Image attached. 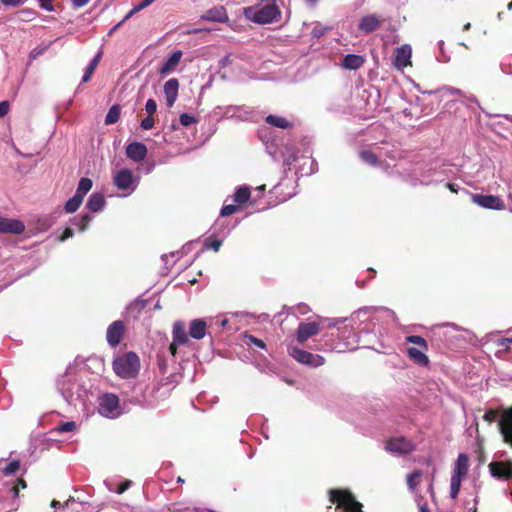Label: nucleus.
<instances>
[{"instance_id":"f257e3e1","label":"nucleus","mask_w":512,"mask_h":512,"mask_svg":"<svg viewBox=\"0 0 512 512\" xmlns=\"http://www.w3.org/2000/svg\"><path fill=\"white\" fill-rule=\"evenodd\" d=\"M381 310V308L377 307H363L355 311L349 318L337 319L333 323L329 324V326H335L342 321L349 320L351 322V327L345 326L341 329L339 338L344 341L345 348H339V352H343L345 349L354 350L356 349V345L359 341V336L354 332L355 324H362L369 321L372 315Z\"/></svg>"},{"instance_id":"f03ea898","label":"nucleus","mask_w":512,"mask_h":512,"mask_svg":"<svg viewBox=\"0 0 512 512\" xmlns=\"http://www.w3.org/2000/svg\"><path fill=\"white\" fill-rule=\"evenodd\" d=\"M244 15L247 19L255 23L268 24L278 21L281 13L274 1L264 0L255 7L246 8Z\"/></svg>"},{"instance_id":"7ed1b4c3","label":"nucleus","mask_w":512,"mask_h":512,"mask_svg":"<svg viewBox=\"0 0 512 512\" xmlns=\"http://www.w3.org/2000/svg\"><path fill=\"white\" fill-rule=\"evenodd\" d=\"M58 388L69 404H76L77 401H84L85 389L79 384L76 374L65 373L58 380Z\"/></svg>"},{"instance_id":"20e7f679","label":"nucleus","mask_w":512,"mask_h":512,"mask_svg":"<svg viewBox=\"0 0 512 512\" xmlns=\"http://www.w3.org/2000/svg\"><path fill=\"white\" fill-rule=\"evenodd\" d=\"M469 457L465 453H460L452 464L450 479V497L456 499L459 495L462 481L467 478L469 472Z\"/></svg>"},{"instance_id":"39448f33","label":"nucleus","mask_w":512,"mask_h":512,"mask_svg":"<svg viewBox=\"0 0 512 512\" xmlns=\"http://www.w3.org/2000/svg\"><path fill=\"white\" fill-rule=\"evenodd\" d=\"M139 367V357L133 352L118 357L113 362L115 373L122 378L134 377L138 373Z\"/></svg>"},{"instance_id":"423d86ee","label":"nucleus","mask_w":512,"mask_h":512,"mask_svg":"<svg viewBox=\"0 0 512 512\" xmlns=\"http://www.w3.org/2000/svg\"><path fill=\"white\" fill-rule=\"evenodd\" d=\"M113 183L124 191L123 196L132 194L138 186L139 179L130 169L123 168L113 174Z\"/></svg>"},{"instance_id":"0eeeda50","label":"nucleus","mask_w":512,"mask_h":512,"mask_svg":"<svg viewBox=\"0 0 512 512\" xmlns=\"http://www.w3.org/2000/svg\"><path fill=\"white\" fill-rule=\"evenodd\" d=\"M99 413L106 418H117L121 415V408L119 405V398L113 393H106L99 397Z\"/></svg>"},{"instance_id":"6e6552de","label":"nucleus","mask_w":512,"mask_h":512,"mask_svg":"<svg viewBox=\"0 0 512 512\" xmlns=\"http://www.w3.org/2000/svg\"><path fill=\"white\" fill-rule=\"evenodd\" d=\"M288 352L289 355L297 362L310 367H319L325 363V359L321 355L312 354L311 352L304 351L296 346H289Z\"/></svg>"},{"instance_id":"1a4fd4ad","label":"nucleus","mask_w":512,"mask_h":512,"mask_svg":"<svg viewBox=\"0 0 512 512\" xmlns=\"http://www.w3.org/2000/svg\"><path fill=\"white\" fill-rule=\"evenodd\" d=\"M471 200L474 204H476L482 208H485V209H492V210H504L505 209L504 201L498 196L472 194Z\"/></svg>"},{"instance_id":"9d476101","label":"nucleus","mask_w":512,"mask_h":512,"mask_svg":"<svg viewBox=\"0 0 512 512\" xmlns=\"http://www.w3.org/2000/svg\"><path fill=\"white\" fill-rule=\"evenodd\" d=\"M385 449L390 453L400 455L412 452L415 446L410 440L404 437H396L386 442Z\"/></svg>"},{"instance_id":"9b49d317","label":"nucleus","mask_w":512,"mask_h":512,"mask_svg":"<svg viewBox=\"0 0 512 512\" xmlns=\"http://www.w3.org/2000/svg\"><path fill=\"white\" fill-rule=\"evenodd\" d=\"M491 475L499 480H509L512 478V462L511 461H494L489 464Z\"/></svg>"},{"instance_id":"f8f14e48","label":"nucleus","mask_w":512,"mask_h":512,"mask_svg":"<svg viewBox=\"0 0 512 512\" xmlns=\"http://www.w3.org/2000/svg\"><path fill=\"white\" fill-rule=\"evenodd\" d=\"M124 330L125 327L122 321L117 320L111 323L106 331V340L108 344L112 347L119 345L124 335Z\"/></svg>"},{"instance_id":"ddd939ff","label":"nucleus","mask_w":512,"mask_h":512,"mask_svg":"<svg viewBox=\"0 0 512 512\" xmlns=\"http://www.w3.org/2000/svg\"><path fill=\"white\" fill-rule=\"evenodd\" d=\"M24 230L25 225L22 221L0 216V233L18 235Z\"/></svg>"},{"instance_id":"4468645a","label":"nucleus","mask_w":512,"mask_h":512,"mask_svg":"<svg viewBox=\"0 0 512 512\" xmlns=\"http://www.w3.org/2000/svg\"><path fill=\"white\" fill-rule=\"evenodd\" d=\"M412 49L410 45H402L397 48L394 53V65L397 69L402 70L411 64Z\"/></svg>"},{"instance_id":"2eb2a0df","label":"nucleus","mask_w":512,"mask_h":512,"mask_svg":"<svg viewBox=\"0 0 512 512\" xmlns=\"http://www.w3.org/2000/svg\"><path fill=\"white\" fill-rule=\"evenodd\" d=\"M210 327L208 319H193L189 324V336L195 340L203 339L207 334V328Z\"/></svg>"},{"instance_id":"dca6fc26","label":"nucleus","mask_w":512,"mask_h":512,"mask_svg":"<svg viewBox=\"0 0 512 512\" xmlns=\"http://www.w3.org/2000/svg\"><path fill=\"white\" fill-rule=\"evenodd\" d=\"M320 331L319 324L316 322H301L297 329V341L305 343L310 337L318 334Z\"/></svg>"},{"instance_id":"f3484780","label":"nucleus","mask_w":512,"mask_h":512,"mask_svg":"<svg viewBox=\"0 0 512 512\" xmlns=\"http://www.w3.org/2000/svg\"><path fill=\"white\" fill-rule=\"evenodd\" d=\"M500 432L504 441L512 445V408L505 411L499 421Z\"/></svg>"},{"instance_id":"a211bd4d","label":"nucleus","mask_w":512,"mask_h":512,"mask_svg":"<svg viewBox=\"0 0 512 512\" xmlns=\"http://www.w3.org/2000/svg\"><path fill=\"white\" fill-rule=\"evenodd\" d=\"M126 155L135 162H140L147 155V148L141 142H132L126 147Z\"/></svg>"},{"instance_id":"6ab92c4d","label":"nucleus","mask_w":512,"mask_h":512,"mask_svg":"<svg viewBox=\"0 0 512 512\" xmlns=\"http://www.w3.org/2000/svg\"><path fill=\"white\" fill-rule=\"evenodd\" d=\"M381 20L376 14H369L364 16L358 25V28L361 32L365 34H369L375 30H377L381 25Z\"/></svg>"},{"instance_id":"aec40b11","label":"nucleus","mask_w":512,"mask_h":512,"mask_svg":"<svg viewBox=\"0 0 512 512\" xmlns=\"http://www.w3.org/2000/svg\"><path fill=\"white\" fill-rule=\"evenodd\" d=\"M179 82L176 78H171L164 84V95L168 107H172L177 99Z\"/></svg>"},{"instance_id":"412c9836","label":"nucleus","mask_w":512,"mask_h":512,"mask_svg":"<svg viewBox=\"0 0 512 512\" xmlns=\"http://www.w3.org/2000/svg\"><path fill=\"white\" fill-rule=\"evenodd\" d=\"M172 338L175 345H185L189 342V335L186 333L184 322L176 321L173 324Z\"/></svg>"},{"instance_id":"4be33fe9","label":"nucleus","mask_w":512,"mask_h":512,"mask_svg":"<svg viewBox=\"0 0 512 512\" xmlns=\"http://www.w3.org/2000/svg\"><path fill=\"white\" fill-rule=\"evenodd\" d=\"M182 58V52L181 51H175L173 52L162 64V66L159 69V73L162 75H166L171 73L176 69L178 64L180 63Z\"/></svg>"},{"instance_id":"5701e85b","label":"nucleus","mask_w":512,"mask_h":512,"mask_svg":"<svg viewBox=\"0 0 512 512\" xmlns=\"http://www.w3.org/2000/svg\"><path fill=\"white\" fill-rule=\"evenodd\" d=\"M201 19L205 21L223 23L226 22L228 18L224 7H214L203 14Z\"/></svg>"},{"instance_id":"b1692460","label":"nucleus","mask_w":512,"mask_h":512,"mask_svg":"<svg viewBox=\"0 0 512 512\" xmlns=\"http://www.w3.org/2000/svg\"><path fill=\"white\" fill-rule=\"evenodd\" d=\"M495 356L503 358L506 354L512 352V339L511 338H498L494 342Z\"/></svg>"},{"instance_id":"393cba45","label":"nucleus","mask_w":512,"mask_h":512,"mask_svg":"<svg viewBox=\"0 0 512 512\" xmlns=\"http://www.w3.org/2000/svg\"><path fill=\"white\" fill-rule=\"evenodd\" d=\"M365 59L361 55L356 54H348L344 57L342 61V66L345 69L349 70H357L364 64Z\"/></svg>"},{"instance_id":"a878e982","label":"nucleus","mask_w":512,"mask_h":512,"mask_svg":"<svg viewBox=\"0 0 512 512\" xmlns=\"http://www.w3.org/2000/svg\"><path fill=\"white\" fill-rule=\"evenodd\" d=\"M426 350L418 349L415 347H409L407 349V353L411 360H413L414 363L420 365V366H427L429 363V359L427 355L425 354Z\"/></svg>"},{"instance_id":"bb28decb","label":"nucleus","mask_w":512,"mask_h":512,"mask_svg":"<svg viewBox=\"0 0 512 512\" xmlns=\"http://www.w3.org/2000/svg\"><path fill=\"white\" fill-rule=\"evenodd\" d=\"M105 206V198L101 193H93L86 204V207L89 211L99 212Z\"/></svg>"},{"instance_id":"cd10ccee","label":"nucleus","mask_w":512,"mask_h":512,"mask_svg":"<svg viewBox=\"0 0 512 512\" xmlns=\"http://www.w3.org/2000/svg\"><path fill=\"white\" fill-rule=\"evenodd\" d=\"M266 122L271 126L278 127L281 129H288L292 126V123L284 117L277 115H268Z\"/></svg>"},{"instance_id":"c85d7f7f","label":"nucleus","mask_w":512,"mask_h":512,"mask_svg":"<svg viewBox=\"0 0 512 512\" xmlns=\"http://www.w3.org/2000/svg\"><path fill=\"white\" fill-rule=\"evenodd\" d=\"M20 463L18 460H11L9 462L5 461L4 459L0 460V470L5 475H13L15 474L19 469Z\"/></svg>"},{"instance_id":"c756f323","label":"nucleus","mask_w":512,"mask_h":512,"mask_svg":"<svg viewBox=\"0 0 512 512\" xmlns=\"http://www.w3.org/2000/svg\"><path fill=\"white\" fill-rule=\"evenodd\" d=\"M250 198V189L248 186H241L237 188L234 193V202L241 205L247 202Z\"/></svg>"},{"instance_id":"7c9ffc66","label":"nucleus","mask_w":512,"mask_h":512,"mask_svg":"<svg viewBox=\"0 0 512 512\" xmlns=\"http://www.w3.org/2000/svg\"><path fill=\"white\" fill-rule=\"evenodd\" d=\"M100 58H101V53H98V54H97V55H96V56L91 60V62H90V63H89V65L87 66L86 71H85V73H84V75H83L82 82H88V81L91 79V77H92V75H93V73H94V71H95L96 67H97V66H98V64H99Z\"/></svg>"},{"instance_id":"2f4dec72","label":"nucleus","mask_w":512,"mask_h":512,"mask_svg":"<svg viewBox=\"0 0 512 512\" xmlns=\"http://www.w3.org/2000/svg\"><path fill=\"white\" fill-rule=\"evenodd\" d=\"M92 185L91 179L81 178L75 194L84 199V196L90 191Z\"/></svg>"},{"instance_id":"473e14b6","label":"nucleus","mask_w":512,"mask_h":512,"mask_svg":"<svg viewBox=\"0 0 512 512\" xmlns=\"http://www.w3.org/2000/svg\"><path fill=\"white\" fill-rule=\"evenodd\" d=\"M120 118V107L118 105H113L106 117H105V124L107 125H111V124H114L116 123Z\"/></svg>"},{"instance_id":"72a5a7b5","label":"nucleus","mask_w":512,"mask_h":512,"mask_svg":"<svg viewBox=\"0 0 512 512\" xmlns=\"http://www.w3.org/2000/svg\"><path fill=\"white\" fill-rule=\"evenodd\" d=\"M83 201V198L79 197L78 195H74L72 198H70L66 204H65V210L68 213L75 212L79 206L81 205Z\"/></svg>"},{"instance_id":"f704fd0d","label":"nucleus","mask_w":512,"mask_h":512,"mask_svg":"<svg viewBox=\"0 0 512 512\" xmlns=\"http://www.w3.org/2000/svg\"><path fill=\"white\" fill-rule=\"evenodd\" d=\"M210 327L217 326L218 328H225L228 324V318L224 314H220L214 317H208Z\"/></svg>"},{"instance_id":"c9c22d12","label":"nucleus","mask_w":512,"mask_h":512,"mask_svg":"<svg viewBox=\"0 0 512 512\" xmlns=\"http://www.w3.org/2000/svg\"><path fill=\"white\" fill-rule=\"evenodd\" d=\"M156 0H142L139 4L134 6L132 10L128 12V14L124 17V21H127L129 18H131L134 14L140 12L141 10L147 8L150 6L153 2Z\"/></svg>"},{"instance_id":"e433bc0d","label":"nucleus","mask_w":512,"mask_h":512,"mask_svg":"<svg viewBox=\"0 0 512 512\" xmlns=\"http://www.w3.org/2000/svg\"><path fill=\"white\" fill-rule=\"evenodd\" d=\"M420 471H415L407 476V485L409 489L414 492L417 485L419 484V479L421 477Z\"/></svg>"},{"instance_id":"4c0bfd02","label":"nucleus","mask_w":512,"mask_h":512,"mask_svg":"<svg viewBox=\"0 0 512 512\" xmlns=\"http://www.w3.org/2000/svg\"><path fill=\"white\" fill-rule=\"evenodd\" d=\"M92 220V217L89 214H84L79 217H74L73 224L80 227V231H84L89 224V222Z\"/></svg>"},{"instance_id":"58836bf2","label":"nucleus","mask_w":512,"mask_h":512,"mask_svg":"<svg viewBox=\"0 0 512 512\" xmlns=\"http://www.w3.org/2000/svg\"><path fill=\"white\" fill-rule=\"evenodd\" d=\"M76 429V423L74 421H68L59 424L54 428V431L57 433H66V432H72Z\"/></svg>"},{"instance_id":"ea45409f","label":"nucleus","mask_w":512,"mask_h":512,"mask_svg":"<svg viewBox=\"0 0 512 512\" xmlns=\"http://www.w3.org/2000/svg\"><path fill=\"white\" fill-rule=\"evenodd\" d=\"M407 342L409 343H412V344H415L419 347H421V349L423 350H427V342L424 338H422L421 336H417V335H411V336H408L406 338Z\"/></svg>"},{"instance_id":"a19ab883","label":"nucleus","mask_w":512,"mask_h":512,"mask_svg":"<svg viewBox=\"0 0 512 512\" xmlns=\"http://www.w3.org/2000/svg\"><path fill=\"white\" fill-rule=\"evenodd\" d=\"M361 159L369 164V165H376L377 164V157L374 153L370 151H361L360 152Z\"/></svg>"},{"instance_id":"79ce46f5","label":"nucleus","mask_w":512,"mask_h":512,"mask_svg":"<svg viewBox=\"0 0 512 512\" xmlns=\"http://www.w3.org/2000/svg\"><path fill=\"white\" fill-rule=\"evenodd\" d=\"M180 123L183 126L187 127V126L197 123V118L192 115L183 113L180 115Z\"/></svg>"},{"instance_id":"37998d69","label":"nucleus","mask_w":512,"mask_h":512,"mask_svg":"<svg viewBox=\"0 0 512 512\" xmlns=\"http://www.w3.org/2000/svg\"><path fill=\"white\" fill-rule=\"evenodd\" d=\"M222 245V240H212V241H208L206 240L205 243H204V248L205 249H213L215 252H217L220 247Z\"/></svg>"},{"instance_id":"c03bdc74","label":"nucleus","mask_w":512,"mask_h":512,"mask_svg":"<svg viewBox=\"0 0 512 512\" xmlns=\"http://www.w3.org/2000/svg\"><path fill=\"white\" fill-rule=\"evenodd\" d=\"M330 28L327 27V26H321V25H316L313 29H312V35L315 37V38H320L321 36H323Z\"/></svg>"},{"instance_id":"a18cd8bd","label":"nucleus","mask_w":512,"mask_h":512,"mask_svg":"<svg viewBox=\"0 0 512 512\" xmlns=\"http://www.w3.org/2000/svg\"><path fill=\"white\" fill-rule=\"evenodd\" d=\"M145 110L149 115H152L157 110V103L154 99H148L145 104Z\"/></svg>"},{"instance_id":"49530a36","label":"nucleus","mask_w":512,"mask_h":512,"mask_svg":"<svg viewBox=\"0 0 512 512\" xmlns=\"http://www.w3.org/2000/svg\"><path fill=\"white\" fill-rule=\"evenodd\" d=\"M247 338V344H254L255 346L261 348V349H264L266 347L265 343L263 340L261 339H258L252 335H249V336H246Z\"/></svg>"},{"instance_id":"de8ad7c7","label":"nucleus","mask_w":512,"mask_h":512,"mask_svg":"<svg viewBox=\"0 0 512 512\" xmlns=\"http://www.w3.org/2000/svg\"><path fill=\"white\" fill-rule=\"evenodd\" d=\"M237 206L235 205H232V204H228V205H225L223 206V208L221 209V215L222 216H230L232 215L233 213H235L237 211Z\"/></svg>"},{"instance_id":"09e8293b","label":"nucleus","mask_w":512,"mask_h":512,"mask_svg":"<svg viewBox=\"0 0 512 512\" xmlns=\"http://www.w3.org/2000/svg\"><path fill=\"white\" fill-rule=\"evenodd\" d=\"M497 416V412L493 409H490L485 412L483 419L488 423H492L496 420Z\"/></svg>"},{"instance_id":"8fccbe9b","label":"nucleus","mask_w":512,"mask_h":512,"mask_svg":"<svg viewBox=\"0 0 512 512\" xmlns=\"http://www.w3.org/2000/svg\"><path fill=\"white\" fill-rule=\"evenodd\" d=\"M154 123V119L151 117V115H149L141 121V127L144 130H150L154 127Z\"/></svg>"},{"instance_id":"3c124183","label":"nucleus","mask_w":512,"mask_h":512,"mask_svg":"<svg viewBox=\"0 0 512 512\" xmlns=\"http://www.w3.org/2000/svg\"><path fill=\"white\" fill-rule=\"evenodd\" d=\"M132 485V481L130 480H125L124 482H122L115 490V492L117 494H122L124 493L127 489H129Z\"/></svg>"},{"instance_id":"603ef678","label":"nucleus","mask_w":512,"mask_h":512,"mask_svg":"<svg viewBox=\"0 0 512 512\" xmlns=\"http://www.w3.org/2000/svg\"><path fill=\"white\" fill-rule=\"evenodd\" d=\"M0 2L5 6L17 7L26 2V0H0Z\"/></svg>"},{"instance_id":"864d4df0","label":"nucleus","mask_w":512,"mask_h":512,"mask_svg":"<svg viewBox=\"0 0 512 512\" xmlns=\"http://www.w3.org/2000/svg\"><path fill=\"white\" fill-rule=\"evenodd\" d=\"M10 104L8 101L0 102V118L4 117L9 112Z\"/></svg>"},{"instance_id":"5fc2aeb1","label":"nucleus","mask_w":512,"mask_h":512,"mask_svg":"<svg viewBox=\"0 0 512 512\" xmlns=\"http://www.w3.org/2000/svg\"><path fill=\"white\" fill-rule=\"evenodd\" d=\"M444 95H460L461 94V91L457 88H453V87H444L442 88L441 90Z\"/></svg>"},{"instance_id":"6e6d98bb","label":"nucleus","mask_w":512,"mask_h":512,"mask_svg":"<svg viewBox=\"0 0 512 512\" xmlns=\"http://www.w3.org/2000/svg\"><path fill=\"white\" fill-rule=\"evenodd\" d=\"M40 7L46 11H53V5L51 0H39Z\"/></svg>"},{"instance_id":"4d7b16f0","label":"nucleus","mask_w":512,"mask_h":512,"mask_svg":"<svg viewBox=\"0 0 512 512\" xmlns=\"http://www.w3.org/2000/svg\"><path fill=\"white\" fill-rule=\"evenodd\" d=\"M73 236V230L71 228H66L63 232L62 236L60 237V241H65L66 239Z\"/></svg>"},{"instance_id":"13d9d810","label":"nucleus","mask_w":512,"mask_h":512,"mask_svg":"<svg viewBox=\"0 0 512 512\" xmlns=\"http://www.w3.org/2000/svg\"><path fill=\"white\" fill-rule=\"evenodd\" d=\"M89 0H72L73 6L76 8L83 7L87 5Z\"/></svg>"},{"instance_id":"bf43d9fd","label":"nucleus","mask_w":512,"mask_h":512,"mask_svg":"<svg viewBox=\"0 0 512 512\" xmlns=\"http://www.w3.org/2000/svg\"><path fill=\"white\" fill-rule=\"evenodd\" d=\"M104 484H105V486L107 487V489H108L109 491H113V492H115V490H116V488H117V487H116V485H115V483H114L113 481H111V480H106V481L104 482Z\"/></svg>"},{"instance_id":"052dcab7","label":"nucleus","mask_w":512,"mask_h":512,"mask_svg":"<svg viewBox=\"0 0 512 512\" xmlns=\"http://www.w3.org/2000/svg\"><path fill=\"white\" fill-rule=\"evenodd\" d=\"M178 346L179 345H175V342L172 340V343L169 346V351L173 356L176 355Z\"/></svg>"},{"instance_id":"680f3d73","label":"nucleus","mask_w":512,"mask_h":512,"mask_svg":"<svg viewBox=\"0 0 512 512\" xmlns=\"http://www.w3.org/2000/svg\"><path fill=\"white\" fill-rule=\"evenodd\" d=\"M446 187H447L450 191H452V192H454V193H457V192H458V186H457L456 184H454V183H447V184H446Z\"/></svg>"},{"instance_id":"e2e57ef3","label":"nucleus","mask_w":512,"mask_h":512,"mask_svg":"<svg viewBox=\"0 0 512 512\" xmlns=\"http://www.w3.org/2000/svg\"><path fill=\"white\" fill-rule=\"evenodd\" d=\"M418 183L422 184V185H429V184H432L433 181L432 180H428V179H426V177H424L423 179L419 180Z\"/></svg>"},{"instance_id":"0e129e2a","label":"nucleus","mask_w":512,"mask_h":512,"mask_svg":"<svg viewBox=\"0 0 512 512\" xmlns=\"http://www.w3.org/2000/svg\"><path fill=\"white\" fill-rule=\"evenodd\" d=\"M420 512H429V509L426 504H419Z\"/></svg>"},{"instance_id":"69168bd1","label":"nucleus","mask_w":512,"mask_h":512,"mask_svg":"<svg viewBox=\"0 0 512 512\" xmlns=\"http://www.w3.org/2000/svg\"><path fill=\"white\" fill-rule=\"evenodd\" d=\"M124 19L119 22L117 25H115L111 30H110V33L109 34H112L116 29H118L123 23H124Z\"/></svg>"},{"instance_id":"338daca9","label":"nucleus","mask_w":512,"mask_h":512,"mask_svg":"<svg viewBox=\"0 0 512 512\" xmlns=\"http://www.w3.org/2000/svg\"><path fill=\"white\" fill-rule=\"evenodd\" d=\"M51 506L53 508L60 507L61 503L59 501H57V500H53L52 503H51Z\"/></svg>"},{"instance_id":"774afa93","label":"nucleus","mask_w":512,"mask_h":512,"mask_svg":"<svg viewBox=\"0 0 512 512\" xmlns=\"http://www.w3.org/2000/svg\"><path fill=\"white\" fill-rule=\"evenodd\" d=\"M473 507L469 509V511H472V512H477V508H476V499H473Z\"/></svg>"}]
</instances>
